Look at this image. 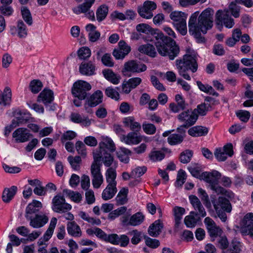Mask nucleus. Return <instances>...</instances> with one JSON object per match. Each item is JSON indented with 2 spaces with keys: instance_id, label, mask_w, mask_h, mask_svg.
Instances as JSON below:
<instances>
[{
  "instance_id": "48",
  "label": "nucleus",
  "mask_w": 253,
  "mask_h": 253,
  "mask_svg": "<svg viewBox=\"0 0 253 253\" xmlns=\"http://www.w3.org/2000/svg\"><path fill=\"white\" fill-rule=\"evenodd\" d=\"M42 84L39 80H33L29 84V89L34 94L38 93L42 88Z\"/></svg>"
},
{
  "instance_id": "15",
  "label": "nucleus",
  "mask_w": 253,
  "mask_h": 253,
  "mask_svg": "<svg viewBox=\"0 0 253 253\" xmlns=\"http://www.w3.org/2000/svg\"><path fill=\"white\" fill-rule=\"evenodd\" d=\"M95 155L99 157L98 158V162L100 163V160H101L106 167H110L114 162L113 156L106 150H98L96 149L94 150L93 151V159H94Z\"/></svg>"
},
{
  "instance_id": "43",
  "label": "nucleus",
  "mask_w": 253,
  "mask_h": 253,
  "mask_svg": "<svg viewBox=\"0 0 253 253\" xmlns=\"http://www.w3.org/2000/svg\"><path fill=\"white\" fill-rule=\"evenodd\" d=\"M105 176L108 184L117 185L116 181L117 174L115 168L113 167L108 168L106 171Z\"/></svg>"
},
{
  "instance_id": "31",
  "label": "nucleus",
  "mask_w": 253,
  "mask_h": 253,
  "mask_svg": "<svg viewBox=\"0 0 253 253\" xmlns=\"http://www.w3.org/2000/svg\"><path fill=\"white\" fill-rule=\"evenodd\" d=\"M67 230L69 235L75 237L82 236L80 227L74 221L68 222L67 224Z\"/></svg>"
},
{
  "instance_id": "21",
  "label": "nucleus",
  "mask_w": 253,
  "mask_h": 253,
  "mask_svg": "<svg viewBox=\"0 0 253 253\" xmlns=\"http://www.w3.org/2000/svg\"><path fill=\"white\" fill-rule=\"evenodd\" d=\"M204 223L208 229V232L211 238L220 236L222 234L221 229L217 226L214 221L209 217H207L204 220Z\"/></svg>"
},
{
  "instance_id": "45",
  "label": "nucleus",
  "mask_w": 253,
  "mask_h": 253,
  "mask_svg": "<svg viewBox=\"0 0 253 253\" xmlns=\"http://www.w3.org/2000/svg\"><path fill=\"white\" fill-rule=\"evenodd\" d=\"M242 246V243L234 239L231 242L230 248L223 251V253H240Z\"/></svg>"
},
{
  "instance_id": "23",
  "label": "nucleus",
  "mask_w": 253,
  "mask_h": 253,
  "mask_svg": "<svg viewBox=\"0 0 253 253\" xmlns=\"http://www.w3.org/2000/svg\"><path fill=\"white\" fill-rule=\"evenodd\" d=\"M103 93L100 90L94 92L84 104L85 110H87L89 107H94L102 102Z\"/></svg>"
},
{
  "instance_id": "62",
  "label": "nucleus",
  "mask_w": 253,
  "mask_h": 253,
  "mask_svg": "<svg viewBox=\"0 0 253 253\" xmlns=\"http://www.w3.org/2000/svg\"><path fill=\"white\" fill-rule=\"evenodd\" d=\"M198 193L199 195V197L201 199L202 201L204 203L206 207L211 206V203L209 198V196L204 189L200 188L198 189Z\"/></svg>"
},
{
  "instance_id": "59",
  "label": "nucleus",
  "mask_w": 253,
  "mask_h": 253,
  "mask_svg": "<svg viewBox=\"0 0 253 253\" xmlns=\"http://www.w3.org/2000/svg\"><path fill=\"white\" fill-rule=\"evenodd\" d=\"M78 56L81 59H85L90 56L91 51L89 48L83 47L78 51Z\"/></svg>"
},
{
  "instance_id": "37",
  "label": "nucleus",
  "mask_w": 253,
  "mask_h": 253,
  "mask_svg": "<svg viewBox=\"0 0 253 253\" xmlns=\"http://www.w3.org/2000/svg\"><path fill=\"white\" fill-rule=\"evenodd\" d=\"M163 227V224L160 220L155 221L149 227V234L152 237L158 236L161 232Z\"/></svg>"
},
{
  "instance_id": "36",
  "label": "nucleus",
  "mask_w": 253,
  "mask_h": 253,
  "mask_svg": "<svg viewBox=\"0 0 253 253\" xmlns=\"http://www.w3.org/2000/svg\"><path fill=\"white\" fill-rule=\"evenodd\" d=\"M208 132V128L202 126H195L190 128L188 134L193 137H199L206 135Z\"/></svg>"
},
{
  "instance_id": "52",
  "label": "nucleus",
  "mask_w": 253,
  "mask_h": 253,
  "mask_svg": "<svg viewBox=\"0 0 253 253\" xmlns=\"http://www.w3.org/2000/svg\"><path fill=\"white\" fill-rule=\"evenodd\" d=\"M68 161L74 169L78 170L80 169L82 162L81 158L80 156H70L68 157Z\"/></svg>"
},
{
  "instance_id": "6",
  "label": "nucleus",
  "mask_w": 253,
  "mask_h": 253,
  "mask_svg": "<svg viewBox=\"0 0 253 253\" xmlns=\"http://www.w3.org/2000/svg\"><path fill=\"white\" fill-rule=\"evenodd\" d=\"M91 88V85L87 82L79 81L75 82L72 89L73 95L81 100H84L87 96V91Z\"/></svg>"
},
{
  "instance_id": "5",
  "label": "nucleus",
  "mask_w": 253,
  "mask_h": 253,
  "mask_svg": "<svg viewBox=\"0 0 253 253\" xmlns=\"http://www.w3.org/2000/svg\"><path fill=\"white\" fill-rule=\"evenodd\" d=\"M99 157L95 155L90 166L92 183L94 188H99L103 182V175L101 172V164L98 162Z\"/></svg>"
},
{
  "instance_id": "50",
  "label": "nucleus",
  "mask_w": 253,
  "mask_h": 253,
  "mask_svg": "<svg viewBox=\"0 0 253 253\" xmlns=\"http://www.w3.org/2000/svg\"><path fill=\"white\" fill-rule=\"evenodd\" d=\"M22 18L27 25L31 26L33 24V19L30 10L25 7L21 8Z\"/></svg>"
},
{
  "instance_id": "13",
  "label": "nucleus",
  "mask_w": 253,
  "mask_h": 253,
  "mask_svg": "<svg viewBox=\"0 0 253 253\" xmlns=\"http://www.w3.org/2000/svg\"><path fill=\"white\" fill-rule=\"evenodd\" d=\"M12 138L16 143H24L28 141L33 136L30 131L25 127H19L12 133Z\"/></svg>"
},
{
  "instance_id": "47",
  "label": "nucleus",
  "mask_w": 253,
  "mask_h": 253,
  "mask_svg": "<svg viewBox=\"0 0 253 253\" xmlns=\"http://www.w3.org/2000/svg\"><path fill=\"white\" fill-rule=\"evenodd\" d=\"M108 13V7L107 5L103 4L100 5L96 11V18L99 22L103 20Z\"/></svg>"
},
{
  "instance_id": "44",
  "label": "nucleus",
  "mask_w": 253,
  "mask_h": 253,
  "mask_svg": "<svg viewBox=\"0 0 253 253\" xmlns=\"http://www.w3.org/2000/svg\"><path fill=\"white\" fill-rule=\"evenodd\" d=\"M131 151L126 148H121L117 153L118 157L120 160L125 163H127L129 160V156L131 155Z\"/></svg>"
},
{
  "instance_id": "9",
  "label": "nucleus",
  "mask_w": 253,
  "mask_h": 253,
  "mask_svg": "<svg viewBox=\"0 0 253 253\" xmlns=\"http://www.w3.org/2000/svg\"><path fill=\"white\" fill-rule=\"evenodd\" d=\"M177 117L180 122L184 123L182 126L177 128V130L179 131L182 127H188L193 125L198 119V115H196L193 111L187 110L181 113Z\"/></svg>"
},
{
  "instance_id": "46",
  "label": "nucleus",
  "mask_w": 253,
  "mask_h": 253,
  "mask_svg": "<svg viewBox=\"0 0 253 253\" xmlns=\"http://www.w3.org/2000/svg\"><path fill=\"white\" fill-rule=\"evenodd\" d=\"M245 96L250 99L245 101L243 103V105L245 107L253 106V90L252 89L250 84H248L246 87Z\"/></svg>"
},
{
  "instance_id": "4",
  "label": "nucleus",
  "mask_w": 253,
  "mask_h": 253,
  "mask_svg": "<svg viewBox=\"0 0 253 253\" xmlns=\"http://www.w3.org/2000/svg\"><path fill=\"white\" fill-rule=\"evenodd\" d=\"M187 14L179 11H174L169 14L173 26L183 36L187 33L186 19Z\"/></svg>"
},
{
  "instance_id": "28",
  "label": "nucleus",
  "mask_w": 253,
  "mask_h": 253,
  "mask_svg": "<svg viewBox=\"0 0 253 253\" xmlns=\"http://www.w3.org/2000/svg\"><path fill=\"white\" fill-rule=\"evenodd\" d=\"M240 232L242 234L247 233L249 229L253 226V213L246 214L240 222Z\"/></svg>"
},
{
  "instance_id": "20",
  "label": "nucleus",
  "mask_w": 253,
  "mask_h": 253,
  "mask_svg": "<svg viewBox=\"0 0 253 253\" xmlns=\"http://www.w3.org/2000/svg\"><path fill=\"white\" fill-rule=\"evenodd\" d=\"M119 48L115 49L113 55L116 59H123L130 51V47L124 41L118 43Z\"/></svg>"
},
{
  "instance_id": "12",
  "label": "nucleus",
  "mask_w": 253,
  "mask_h": 253,
  "mask_svg": "<svg viewBox=\"0 0 253 253\" xmlns=\"http://www.w3.org/2000/svg\"><path fill=\"white\" fill-rule=\"evenodd\" d=\"M145 216L140 212H137L130 217L124 215L121 218V221L124 225L136 226L141 224L144 220Z\"/></svg>"
},
{
  "instance_id": "18",
  "label": "nucleus",
  "mask_w": 253,
  "mask_h": 253,
  "mask_svg": "<svg viewBox=\"0 0 253 253\" xmlns=\"http://www.w3.org/2000/svg\"><path fill=\"white\" fill-rule=\"evenodd\" d=\"M211 203L215 211H223L229 212L232 208L229 201L223 197H219L217 200H212Z\"/></svg>"
},
{
  "instance_id": "55",
  "label": "nucleus",
  "mask_w": 253,
  "mask_h": 253,
  "mask_svg": "<svg viewBox=\"0 0 253 253\" xmlns=\"http://www.w3.org/2000/svg\"><path fill=\"white\" fill-rule=\"evenodd\" d=\"M183 140V137L180 134H172L168 138L169 143L171 145H176L181 143Z\"/></svg>"
},
{
  "instance_id": "1",
  "label": "nucleus",
  "mask_w": 253,
  "mask_h": 253,
  "mask_svg": "<svg viewBox=\"0 0 253 253\" xmlns=\"http://www.w3.org/2000/svg\"><path fill=\"white\" fill-rule=\"evenodd\" d=\"M214 10L208 8L200 15L198 11L193 13L188 22L189 32L197 40L198 42H205V38L201 36L211 29L213 26Z\"/></svg>"
},
{
  "instance_id": "3",
  "label": "nucleus",
  "mask_w": 253,
  "mask_h": 253,
  "mask_svg": "<svg viewBox=\"0 0 253 253\" xmlns=\"http://www.w3.org/2000/svg\"><path fill=\"white\" fill-rule=\"evenodd\" d=\"M176 66L179 75L188 81L191 80V78L187 71L191 70L193 73H195L198 68L195 56L192 55H185L182 59L176 60Z\"/></svg>"
},
{
  "instance_id": "61",
  "label": "nucleus",
  "mask_w": 253,
  "mask_h": 253,
  "mask_svg": "<svg viewBox=\"0 0 253 253\" xmlns=\"http://www.w3.org/2000/svg\"><path fill=\"white\" fill-rule=\"evenodd\" d=\"M147 168L145 166L138 167L133 169L131 172L132 177H139L143 175L146 171Z\"/></svg>"
},
{
  "instance_id": "35",
  "label": "nucleus",
  "mask_w": 253,
  "mask_h": 253,
  "mask_svg": "<svg viewBox=\"0 0 253 253\" xmlns=\"http://www.w3.org/2000/svg\"><path fill=\"white\" fill-rule=\"evenodd\" d=\"M96 27L92 24L85 26V30L88 33L89 40L91 42L97 41L100 37V33L96 30Z\"/></svg>"
},
{
  "instance_id": "32",
  "label": "nucleus",
  "mask_w": 253,
  "mask_h": 253,
  "mask_svg": "<svg viewBox=\"0 0 253 253\" xmlns=\"http://www.w3.org/2000/svg\"><path fill=\"white\" fill-rule=\"evenodd\" d=\"M108 149L110 152L115 151L116 148L113 140L108 137H102V141L99 144L98 150Z\"/></svg>"
},
{
  "instance_id": "24",
  "label": "nucleus",
  "mask_w": 253,
  "mask_h": 253,
  "mask_svg": "<svg viewBox=\"0 0 253 253\" xmlns=\"http://www.w3.org/2000/svg\"><path fill=\"white\" fill-rule=\"evenodd\" d=\"M30 220V225L34 228H39L43 226L48 221V217L44 214H37L26 218Z\"/></svg>"
},
{
  "instance_id": "27",
  "label": "nucleus",
  "mask_w": 253,
  "mask_h": 253,
  "mask_svg": "<svg viewBox=\"0 0 253 253\" xmlns=\"http://www.w3.org/2000/svg\"><path fill=\"white\" fill-rule=\"evenodd\" d=\"M54 99L53 92L47 88H44L39 95L37 101L42 102L45 105L51 103Z\"/></svg>"
},
{
  "instance_id": "58",
  "label": "nucleus",
  "mask_w": 253,
  "mask_h": 253,
  "mask_svg": "<svg viewBox=\"0 0 253 253\" xmlns=\"http://www.w3.org/2000/svg\"><path fill=\"white\" fill-rule=\"evenodd\" d=\"M193 152L190 150H186L182 152L180 156V162L183 164L189 163L193 156Z\"/></svg>"
},
{
  "instance_id": "10",
  "label": "nucleus",
  "mask_w": 253,
  "mask_h": 253,
  "mask_svg": "<svg viewBox=\"0 0 253 253\" xmlns=\"http://www.w3.org/2000/svg\"><path fill=\"white\" fill-rule=\"evenodd\" d=\"M146 69L147 67L144 64L137 60H132L125 63L122 72L126 75L127 72L140 73L146 71Z\"/></svg>"
},
{
  "instance_id": "64",
  "label": "nucleus",
  "mask_w": 253,
  "mask_h": 253,
  "mask_svg": "<svg viewBox=\"0 0 253 253\" xmlns=\"http://www.w3.org/2000/svg\"><path fill=\"white\" fill-rule=\"evenodd\" d=\"M236 115L239 119L244 123L247 122L251 117L250 112L245 110H239L236 112Z\"/></svg>"
},
{
  "instance_id": "51",
  "label": "nucleus",
  "mask_w": 253,
  "mask_h": 253,
  "mask_svg": "<svg viewBox=\"0 0 253 253\" xmlns=\"http://www.w3.org/2000/svg\"><path fill=\"white\" fill-rule=\"evenodd\" d=\"M128 235L132 236L131 242L133 245L138 244L141 240L142 233L136 229L133 230L128 232Z\"/></svg>"
},
{
  "instance_id": "33",
  "label": "nucleus",
  "mask_w": 253,
  "mask_h": 253,
  "mask_svg": "<svg viewBox=\"0 0 253 253\" xmlns=\"http://www.w3.org/2000/svg\"><path fill=\"white\" fill-rule=\"evenodd\" d=\"M117 185L108 184L102 192V198L105 201L112 199L117 192Z\"/></svg>"
},
{
  "instance_id": "41",
  "label": "nucleus",
  "mask_w": 253,
  "mask_h": 253,
  "mask_svg": "<svg viewBox=\"0 0 253 253\" xmlns=\"http://www.w3.org/2000/svg\"><path fill=\"white\" fill-rule=\"evenodd\" d=\"M138 50L142 53L146 54L152 57H155L157 54L155 48L150 44L140 45Z\"/></svg>"
},
{
  "instance_id": "14",
  "label": "nucleus",
  "mask_w": 253,
  "mask_h": 253,
  "mask_svg": "<svg viewBox=\"0 0 253 253\" xmlns=\"http://www.w3.org/2000/svg\"><path fill=\"white\" fill-rule=\"evenodd\" d=\"M189 199L194 209V211H192L195 212V216H199V218L206 216V211L199 198L197 196L192 195L189 196Z\"/></svg>"
},
{
  "instance_id": "42",
  "label": "nucleus",
  "mask_w": 253,
  "mask_h": 253,
  "mask_svg": "<svg viewBox=\"0 0 253 253\" xmlns=\"http://www.w3.org/2000/svg\"><path fill=\"white\" fill-rule=\"evenodd\" d=\"M194 212L191 211L190 212V214L189 215H187L185 216L184 221L186 226L189 228L194 227L198 221L200 219V218H199V216H196L195 214H194Z\"/></svg>"
},
{
  "instance_id": "63",
  "label": "nucleus",
  "mask_w": 253,
  "mask_h": 253,
  "mask_svg": "<svg viewBox=\"0 0 253 253\" xmlns=\"http://www.w3.org/2000/svg\"><path fill=\"white\" fill-rule=\"evenodd\" d=\"M142 126L146 134L151 135L156 132V127L153 124L145 122L142 124Z\"/></svg>"
},
{
  "instance_id": "56",
  "label": "nucleus",
  "mask_w": 253,
  "mask_h": 253,
  "mask_svg": "<svg viewBox=\"0 0 253 253\" xmlns=\"http://www.w3.org/2000/svg\"><path fill=\"white\" fill-rule=\"evenodd\" d=\"M105 94L109 97L115 100H118L120 98V94L116 88L112 87H108L105 91Z\"/></svg>"
},
{
  "instance_id": "34",
  "label": "nucleus",
  "mask_w": 253,
  "mask_h": 253,
  "mask_svg": "<svg viewBox=\"0 0 253 253\" xmlns=\"http://www.w3.org/2000/svg\"><path fill=\"white\" fill-rule=\"evenodd\" d=\"M104 78L114 84H118L121 80V76L114 73L111 69H105L102 71Z\"/></svg>"
},
{
  "instance_id": "40",
  "label": "nucleus",
  "mask_w": 253,
  "mask_h": 253,
  "mask_svg": "<svg viewBox=\"0 0 253 253\" xmlns=\"http://www.w3.org/2000/svg\"><path fill=\"white\" fill-rule=\"evenodd\" d=\"M173 215L174 216L175 227L178 228L182 215L185 213V210L184 208L176 206L173 209Z\"/></svg>"
},
{
  "instance_id": "8",
  "label": "nucleus",
  "mask_w": 253,
  "mask_h": 253,
  "mask_svg": "<svg viewBox=\"0 0 253 253\" xmlns=\"http://www.w3.org/2000/svg\"><path fill=\"white\" fill-rule=\"evenodd\" d=\"M94 1L95 0H85L83 4L74 7L73 9V11L76 14H79L81 13H84L87 18L92 20H94V13L92 10L90 9Z\"/></svg>"
},
{
  "instance_id": "30",
  "label": "nucleus",
  "mask_w": 253,
  "mask_h": 253,
  "mask_svg": "<svg viewBox=\"0 0 253 253\" xmlns=\"http://www.w3.org/2000/svg\"><path fill=\"white\" fill-rule=\"evenodd\" d=\"M79 70L83 75L91 76L95 74V66L91 61L82 63L80 66Z\"/></svg>"
},
{
  "instance_id": "2",
  "label": "nucleus",
  "mask_w": 253,
  "mask_h": 253,
  "mask_svg": "<svg viewBox=\"0 0 253 253\" xmlns=\"http://www.w3.org/2000/svg\"><path fill=\"white\" fill-rule=\"evenodd\" d=\"M163 29L169 37L165 36L158 30H155L152 33L153 38L155 39V45L160 54L164 56H168L169 59L173 60L179 52V47L173 40V39L176 38V34L168 26H164Z\"/></svg>"
},
{
  "instance_id": "19",
  "label": "nucleus",
  "mask_w": 253,
  "mask_h": 253,
  "mask_svg": "<svg viewBox=\"0 0 253 253\" xmlns=\"http://www.w3.org/2000/svg\"><path fill=\"white\" fill-rule=\"evenodd\" d=\"M12 35H17L19 38H25L28 35V29L22 20H19L16 26H12L10 29Z\"/></svg>"
},
{
  "instance_id": "29",
  "label": "nucleus",
  "mask_w": 253,
  "mask_h": 253,
  "mask_svg": "<svg viewBox=\"0 0 253 253\" xmlns=\"http://www.w3.org/2000/svg\"><path fill=\"white\" fill-rule=\"evenodd\" d=\"M123 123L124 126L129 127L132 132H139L141 129V124L135 121L132 116H128L124 118Z\"/></svg>"
},
{
  "instance_id": "26",
  "label": "nucleus",
  "mask_w": 253,
  "mask_h": 253,
  "mask_svg": "<svg viewBox=\"0 0 253 253\" xmlns=\"http://www.w3.org/2000/svg\"><path fill=\"white\" fill-rule=\"evenodd\" d=\"M42 208V204L41 202L33 200L32 202L29 204L26 209L25 217L30 218L34 214L38 212Z\"/></svg>"
},
{
  "instance_id": "57",
  "label": "nucleus",
  "mask_w": 253,
  "mask_h": 253,
  "mask_svg": "<svg viewBox=\"0 0 253 253\" xmlns=\"http://www.w3.org/2000/svg\"><path fill=\"white\" fill-rule=\"evenodd\" d=\"M165 156V154L160 151H152L149 155L150 159L153 162L161 161Z\"/></svg>"
},
{
  "instance_id": "11",
  "label": "nucleus",
  "mask_w": 253,
  "mask_h": 253,
  "mask_svg": "<svg viewBox=\"0 0 253 253\" xmlns=\"http://www.w3.org/2000/svg\"><path fill=\"white\" fill-rule=\"evenodd\" d=\"M215 19L217 24H223L228 28H232L234 25V19L229 15L227 10H218L215 14Z\"/></svg>"
},
{
  "instance_id": "17",
  "label": "nucleus",
  "mask_w": 253,
  "mask_h": 253,
  "mask_svg": "<svg viewBox=\"0 0 253 253\" xmlns=\"http://www.w3.org/2000/svg\"><path fill=\"white\" fill-rule=\"evenodd\" d=\"M156 8L157 5L154 2L146 1L144 3L142 7L138 8V12L142 17L150 19L153 16L152 11Z\"/></svg>"
},
{
  "instance_id": "60",
  "label": "nucleus",
  "mask_w": 253,
  "mask_h": 253,
  "mask_svg": "<svg viewBox=\"0 0 253 253\" xmlns=\"http://www.w3.org/2000/svg\"><path fill=\"white\" fill-rule=\"evenodd\" d=\"M236 2H231L229 5V9L231 14L235 17L238 18L240 16V7L237 5Z\"/></svg>"
},
{
  "instance_id": "16",
  "label": "nucleus",
  "mask_w": 253,
  "mask_h": 253,
  "mask_svg": "<svg viewBox=\"0 0 253 253\" xmlns=\"http://www.w3.org/2000/svg\"><path fill=\"white\" fill-rule=\"evenodd\" d=\"M214 154L218 161H224L227 159V155L230 157L233 155V146L231 144H228L223 148H217L215 149Z\"/></svg>"
},
{
  "instance_id": "7",
  "label": "nucleus",
  "mask_w": 253,
  "mask_h": 253,
  "mask_svg": "<svg viewBox=\"0 0 253 253\" xmlns=\"http://www.w3.org/2000/svg\"><path fill=\"white\" fill-rule=\"evenodd\" d=\"M52 209L58 213H63L70 210L72 206L66 203L64 196L58 194L55 196L52 201Z\"/></svg>"
},
{
  "instance_id": "53",
  "label": "nucleus",
  "mask_w": 253,
  "mask_h": 253,
  "mask_svg": "<svg viewBox=\"0 0 253 253\" xmlns=\"http://www.w3.org/2000/svg\"><path fill=\"white\" fill-rule=\"evenodd\" d=\"M186 179V172L182 169L179 170L177 173L176 180L175 183V186L177 187H181L185 182Z\"/></svg>"
},
{
  "instance_id": "39",
  "label": "nucleus",
  "mask_w": 253,
  "mask_h": 253,
  "mask_svg": "<svg viewBox=\"0 0 253 253\" xmlns=\"http://www.w3.org/2000/svg\"><path fill=\"white\" fill-rule=\"evenodd\" d=\"M11 90L9 87H6L3 93L0 92V104L3 106L9 105L11 100Z\"/></svg>"
},
{
  "instance_id": "22",
  "label": "nucleus",
  "mask_w": 253,
  "mask_h": 253,
  "mask_svg": "<svg viewBox=\"0 0 253 253\" xmlns=\"http://www.w3.org/2000/svg\"><path fill=\"white\" fill-rule=\"evenodd\" d=\"M221 173L215 170L211 172H204L202 173V178L206 182L210 184V186L215 184H218V180L221 178Z\"/></svg>"
},
{
  "instance_id": "49",
  "label": "nucleus",
  "mask_w": 253,
  "mask_h": 253,
  "mask_svg": "<svg viewBox=\"0 0 253 253\" xmlns=\"http://www.w3.org/2000/svg\"><path fill=\"white\" fill-rule=\"evenodd\" d=\"M128 189L123 188L119 192L116 200L119 205H122L126 202V196L128 193Z\"/></svg>"
},
{
  "instance_id": "38",
  "label": "nucleus",
  "mask_w": 253,
  "mask_h": 253,
  "mask_svg": "<svg viewBox=\"0 0 253 253\" xmlns=\"http://www.w3.org/2000/svg\"><path fill=\"white\" fill-rule=\"evenodd\" d=\"M17 188L12 186L9 188H5L2 193V199L4 203H9L16 194Z\"/></svg>"
},
{
  "instance_id": "54",
  "label": "nucleus",
  "mask_w": 253,
  "mask_h": 253,
  "mask_svg": "<svg viewBox=\"0 0 253 253\" xmlns=\"http://www.w3.org/2000/svg\"><path fill=\"white\" fill-rule=\"evenodd\" d=\"M64 192L66 193L69 197L75 203H80L82 199V195L78 192L64 190Z\"/></svg>"
},
{
  "instance_id": "25",
  "label": "nucleus",
  "mask_w": 253,
  "mask_h": 253,
  "mask_svg": "<svg viewBox=\"0 0 253 253\" xmlns=\"http://www.w3.org/2000/svg\"><path fill=\"white\" fill-rule=\"evenodd\" d=\"M121 141L128 145H136L142 140V136L138 135L136 132H130L126 135L120 136Z\"/></svg>"
}]
</instances>
